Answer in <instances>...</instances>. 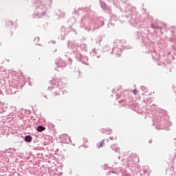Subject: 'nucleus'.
Here are the masks:
<instances>
[{
  "label": "nucleus",
  "instance_id": "obj_2",
  "mask_svg": "<svg viewBox=\"0 0 176 176\" xmlns=\"http://www.w3.org/2000/svg\"><path fill=\"white\" fill-rule=\"evenodd\" d=\"M25 142H31V141H32V137H31V135L25 136Z\"/></svg>",
  "mask_w": 176,
  "mask_h": 176
},
{
  "label": "nucleus",
  "instance_id": "obj_1",
  "mask_svg": "<svg viewBox=\"0 0 176 176\" xmlns=\"http://www.w3.org/2000/svg\"><path fill=\"white\" fill-rule=\"evenodd\" d=\"M37 131L42 132L45 131L46 130V128L44 127L43 126H38L36 129Z\"/></svg>",
  "mask_w": 176,
  "mask_h": 176
},
{
  "label": "nucleus",
  "instance_id": "obj_4",
  "mask_svg": "<svg viewBox=\"0 0 176 176\" xmlns=\"http://www.w3.org/2000/svg\"><path fill=\"white\" fill-rule=\"evenodd\" d=\"M17 78H19V79H24V74L20 73L19 75L17 76Z\"/></svg>",
  "mask_w": 176,
  "mask_h": 176
},
{
  "label": "nucleus",
  "instance_id": "obj_7",
  "mask_svg": "<svg viewBox=\"0 0 176 176\" xmlns=\"http://www.w3.org/2000/svg\"><path fill=\"white\" fill-rule=\"evenodd\" d=\"M133 94H137V89H133Z\"/></svg>",
  "mask_w": 176,
  "mask_h": 176
},
{
  "label": "nucleus",
  "instance_id": "obj_8",
  "mask_svg": "<svg viewBox=\"0 0 176 176\" xmlns=\"http://www.w3.org/2000/svg\"><path fill=\"white\" fill-rule=\"evenodd\" d=\"M7 24L8 25H12V21H8L7 22Z\"/></svg>",
  "mask_w": 176,
  "mask_h": 176
},
{
  "label": "nucleus",
  "instance_id": "obj_3",
  "mask_svg": "<svg viewBox=\"0 0 176 176\" xmlns=\"http://www.w3.org/2000/svg\"><path fill=\"white\" fill-rule=\"evenodd\" d=\"M103 146H105V142H104V140L100 142V143L98 145V149H100V148H103Z\"/></svg>",
  "mask_w": 176,
  "mask_h": 176
},
{
  "label": "nucleus",
  "instance_id": "obj_6",
  "mask_svg": "<svg viewBox=\"0 0 176 176\" xmlns=\"http://www.w3.org/2000/svg\"><path fill=\"white\" fill-rule=\"evenodd\" d=\"M61 137H68V135L67 133H63L61 135Z\"/></svg>",
  "mask_w": 176,
  "mask_h": 176
},
{
  "label": "nucleus",
  "instance_id": "obj_5",
  "mask_svg": "<svg viewBox=\"0 0 176 176\" xmlns=\"http://www.w3.org/2000/svg\"><path fill=\"white\" fill-rule=\"evenodd\" d=\"M152 28H157L158 30H162L161 27H159L156 25H152Z\"/></svg>",
  "mask_w": 176,
  "mask_h": 176
}]
</instances>
